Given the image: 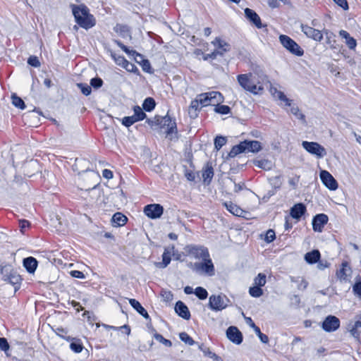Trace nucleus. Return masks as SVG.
<instances>
[{
	"instance_id": "obj_59",
	"label": "nucleus",
	"mask_w": 361,
	"mask_h": 361,
	"mask_svg": "<svg viewBox=\"0 0 361 361\" xmlns=\"http://www.w3.org/2000/svg\"><path fill=\"white\" fill-rule=\"evenodd\" d=\"M334 1L344 10H348L349 8L346 0H334Z\"/></svg>"
},
{
	"instance_id": "obj_19",
	"label": "nucleus",
	"mask_w": 361,
	"mask_h": 361,
	"mask_svg": "<svg viewBox=\"0 0 361 361\" xmlns=\"http://www.w3.org/2000/svg\"><path fill=\"white\" fill-rule=\"evenodd\" d=\"M348 331L350 335L355 339H360L361 337V321L356 320L348 324Z\"/></svg>"
},
{
	"instance_id": "obj_23",
	"label": "nucleus",
	"mask_w": 361,
	"mask_h": 361,
	"mask_svg": "<svg viewBox=\"0 0 361 361\" xmlns=\"http://www.w3.org/2000/svg\"><path fill=\"white\" fill-rule=\"evenodd\" d=\"M339 36L345 39V43L346 46L348 47L350 50H355L357 47V41L355 39H354L353 37L350 35V34L344 30H341L339 31Z\"/></svg>"
},
{
	"instance_id": "obj_56",
	"label": "nucleus",
	"mask_w": 361,
	"mask_h": 361,
	"mask_svg": "<svg viewBox=\"0 0 361 361\" xmlns=\"http://www.w3.org/2000/svg\"><path fill=\"white\" fill-rule=\"evenodd\" d=\"M275 239V233L273 230H269L265 235V240L267 243H271Z\"/></svg>"
},
{
	"instance_id": "obj_25",
	"label": "nucleus",
	"mask_w": 361,
	"mask_h": 361,
	"mask_svg": "<svg viewBox=\"0 0 361 361\" xmlns=\"http://www.w3.org/2000/svg\"><path fill=\"white\" fill-rule=\"evenodd\" d=\"M175 310L176 312L183 319H188L190 317L188 307L181 301L176 302Z\"/></svg>"
},
{
	"instance_id": "obj_32",
	"label": "nucleus",
	"mask_w": 361,
	"mask_h": 361,
	"mask_svg": "<svg viewBox=\"0 0 361 361\" xmlns=\"http://www.w3.org/2000/svg\"><path fill=\"white\" fill-rule=\"evenodd\" d=\"M214 176V171L211 166L207 165L202 170V177L204 183L209 184Z\"/></svg>"
},
{
	"instance_id": "obj_6",
	"label": "nucleus",
	"mask_w": 361,
	"mask_h": 361,
	"mask_svg": "<svg viewBox=\"0 0 361 361\" xmlns=\"http://www.w3.org/2000/svg\"><path fill=\"white\" fill-rule=\"evenodd\" d=\"M229 302L226 295H212L209 298V307L213 311H221L228 306Z\"/></svg>"
},
{
	"instance_id": "obj_35",
	"label": "nucleus",
	"mask_w": 361,
	"mask_h": 361,
	"mask_svg": "<svg viewBox=\"0 0 361 361\" xmlns=\"http://www.w3.org/2000/svg\"><path fill=\"white\" fill-rule=\"evenodd\" d=\"M243 152H246V150L243 142H241L239 145L233 147L231 152H229V156L231 157H234L238 154Z\"/></svg>"
},
{
	"instance_id": "obj_22",
	"label": "nucleus",
	"mask_w": 361,
	"mask_h": 361,
	"mask_svg": "<svg viewBox=\"0 0 361 361\" xmlns=\"http://www.w3.org/2000/svg\"><path fill=\"white\" fill-rule=\"evenodd\" d=\"M212 44L217 49L216 51L222 55L224 53L229 51L230 45L225 40L216 37L212 42Z\"/></svg>"
},
{
	"instance_id": "obj_13",
	"label": "nucleus",
	"mask_w": 361,
	"mask_h": 361,
	"mask_svg": "<svg viewBox=\"0 0 361 361\" xmlns=\"http://www.w3.org/2000/svg\"><path fill=\"white\" fill-rule=\"evenodd\" d=\"M301 30L307 37L316 42H321L324 38L323 30L315 29L307 25H301Z\"/></svg>"
},
{
	"instance_id": "obj_49",
	"label": "nucleus",
	"mask_w": 361,
	"mask_h": 361,
	"mask_svg": "<svg viewBox=\"0 0 361 361\" xmlns=\"http://www.w3.org/2000/svg\"><path fill=\"white\" fill-rule=\"evenodd\" d=\"M124 68L128 72H132L135 73H138L139 72L138 68L135 66V65L129 61L126 63Z\"/></svg>"
},
{
	"instance_id": "obj_10",
	"label": "nucleus",
	"mask_w": 361,
	"mask_h": 361,
	"mask_svg": "<svg viewBox=\"0 0 361 361\" xmlns=\"http://www.w3.org/2000/svg\"><path fill=\"white\" fill-rule=\"evenodd\" d=\"M157 122L161 128L165 130V133L171 140L173 135L176 134V123L169 116L157 118Z\"/></svg>"
},
{
	"instance_id": "obj_63",
	"label": "nucleus",
	"mask_w": 361,
	"mask_h": 361,
	"mask_svg": "<svg viewBox=\"0 0 361 361\" xmlns=\"http://www.w3.org/2000/svg\"><path fill=\"white\" fill-rule=\"evenodd\" d=\"M219 54L216 51H213L212 54H207L204 56V60H207L209 59H215L216 55Z\"/></svg>"
},
{
	"instance_id": "obj_36",
	"label": "nucleus",
	"mask_w": 361,
	"mask_h": 361,
	"mask_svg": "<svg viewBox=\"0 0 361 361\" xmlns=\"http://www.w3.org/2000/svg\"><path fill=\"white\" fill-rule=\"evenodd\" d=\"M143 109L147 111H151L155 107V102L154 99L151 97H147L145 99L143 104Z\"/></svg>"
},
{
	"instance_id": "obj_55",
	"label": "nucleus",
	"mask_w": 361,
	"mask_h": 361,
	"mask_svg": "<svg viewBox=\"0 0 361 361\" xmlns=\"http://www.w3.org/2000/svg\"><path fill=\"white\" fill-rule=\"evenodd\" d=\"M27 63L30 66L36 68L40 66V62L37 56H30L28 59Z\"/></svg>"
},
{
	"instance_id": "obj_62",
	"label": "nucleus",
	"mask_w": 361,
	"mask_h": 361,
	"mask_svg": "<svg viewBox=\"0 0 361 361\" xmlns=\"http://www.w3.org/2000/svg\"><path fill=\"white\" fill-rule=\"evenodd\" d=\"M317 262H318L317 268L320 270H323L325 268L328 267V266H329V264L326 262H323V261L319 260Z\"/></svg>"
},
{
	"instance_id": "obj_1",
	"label": "nucleus",
	"mask_w": 361,
	"mask_h": 361,
	"mask_svg": "<svg viewBox=\"0 0 361 361\" xmlns=\"http://www.w3.org/2000/svg\"><path fill=\"white\" fill-rule=\"evenodd\" d=\"M237 80L244 90L254 94H259L263 92L267 78L263 74L248 73L238 75Z\"/></svg>"
},
{
	"instance_id": "obj_31",
	"label": "nucleus",
	"mask_w": 361,
	"mask_h": 361,
	"mask_svg": "<svg viewBox=\"0 0 361 361\" xmlns=\"http://www.w3.org/2000/svg\"><path fill=\"white\" fill-rule=\"evenodd\" d=\"M129 303L130 305L145 319H149V316L146 310L141 305V304L135 299H130Z\"/></svg>"
},
{
	"instance_id": "obj_9",
	"label": "nucleus",
	"mask_w": 361,
	"mask_h": 361,
	"mask_svg": "<svg viewBox=\"0 0 361 361\" xmlns=\"http://www.w3.org/2000/svg\"><path fill=\"white\" fill-rule=\"evenodd\" d=\"M269 92L275 100L279 102V104L283 108L287 109L288 106H291L292 100L288 98L276 85H271Z\"/></svg>"
},
{
	"instance_id": "obj_28",
	"label": "nucleus",
	"mask_w": 361,
	"mask_h": 361,
	"mask_svg": "<svg viewBox=\"0 0 361 361\" xmlns=\"http://www.w3.org/2000/svg\"><path fill=\"white\" fill-rule=\"evenodd\" d=\"M68 341H71L70 348L75 353H79L83 349V345L80 339L71 338L70 336L63 337Z\"/></svg>"
},
{
	"instance_id": "obj_12",
	"label": "nucleus",
	"mask_w": 361,
	"mask_h": 361,
	"mask_svg": "<svg viewBox=\"0 0 361 361\" xmlns=\"http://www.w3.org/2000/svg\"><path fill=\"white\" fill-rule=\"evenodd\" d=\"M340 320L333 315L327 316L322 324V329L326 332H334L340 327Z\"/></svg>"
},
{
	"instance_id": "obj_48",
	"label": "nucleus",
	"mask_w": 361,
	"mask_h": 361,
	"mask_svg": "<svg viewBox=\"0 0 361 361\" xmlns=\"http://www.w3.org/2000/svg\"><path fill=\"white\" fill-rule=\"evenodd\" d=\"M78 86L80 87L83 94L87 96L91 93L92 90L90 86H89L88 85L80 83L78 84Z\"/></svg>"
},
{
	"instance_id": "obj_43",
	"label": "nucleus",
	"mask_w": 361,
	"mask_h": 361,
	"mask_svg": "<svg viewBox=\"0 0 361 361\" xmlns=\"http://www.w3.org/2000/svg\"><path fill=\"white\" fill-rule=\"evenodd\" d=\"M194 293L198 297L200 300H204L207 298L208 293L206 289L202 287H197L195 288Z\"/></svg>"
},
{
	"instance_id": "obj_52",
	"label": "nucleus",
	"mask_w": 361,
	"mask_h": 361,
	"mask_svg": "<svg viewBox=\"0 0 361 361\" xmlns=\"http://www.w3.org/2000/svg\"><path fill=\"white\" fill-rule=\"evenodd\" d=\"M114 61L116 63L117 65L124 68L126 66V63H127L128 61H127L123 56H114Z\"/></svg>"
},
{
	"instance_id": "obj_7",
	"label": "nucleus",
	"mask_w": 361,
	"mask_h": 361,
	"mask_svg": "<svg viewBox=\"0 0 361 361\" xmlns=\"http://www.w3.org/2000/svg\"><path fill=\"white\" fill-rule=\"evenodd\" d=\"M302 146L308 153L317 159H322L327 154L326 149L316 142L302 141Z\"/></svg>"
},
{
	"instance_id": "obj_17",
	"label": "nucleus",
	"mask_w": 361,
	"mask_h": 361,
	"mask_svg": "<svg viewBox=\"0 0 361 361\" xmlns=\"http://www.w3.org/2000/svg\"><path fill=\"white\" fill-rule=\"evenodd\" d=\"M329 218L324 214H319L312 219V228L314 231L321 233L324 226L328 223Z\"/></svg>"
},
{
	"instance_id": "obj_3",
	"label": "nucleus",
	"mask_w": 361,
	"mask_h": 361,
	"mask_svg": "<svg viewBox=\"0 0 361 361\" xmlns=\"http://www.w3.org/2000/svg\"><path fill=\"white\" fill-rule=\"evenodd\" d=\"M224 102V97L219 92L212 91L198 94L190 103V107L197 110L200 106L218 105Z\"/></svg>"
},
{
	"instance_id": "obj_8",
	"label": "nucleus",
	"mask_w": 361,
	"mask_h": 361,
	"mask_svg": "<svg viewBox=\"0 0 361 361\" xmlns=\"http://www.w3.org/2000/svg\"><path fill=\"white\" fill-rule=\"evenodd\" d=\"M184 251L187 255H190L196 259H203L209 257V250L204 246L189 245L184 247Z\"/></svg>"
},
{
	"instance_id": "obj_2",
	"label": "nucleus",
	"mask_w": 361,
	"mask_h": 361,
	"mask_svg": "<svg viewBox=\"0 0 361 361\" xmlns=\"http://www.w3.org/2000/svg\"><path fill=\"white\" fill-rule=\"evenodd\" d=\"M75 22L82 28L88 30L95 25V19L85 4H71Z\"/></svg>"
},
{
	"instance_id": "obj_24",
	"label": "nucleus",
	"mask_w": 361,
	"mask_h": 361,
	"mask_svg": "<svg viewBox=\"0 0 361 361\" xmlns=\"http://www.w3.org/2000/svg\"><path fill=\"white\" fill-rule=\"evenodd\" d=\"M224 206L229 212L235 216L245 217L247 214V212L232 202H225Z\"/></svg>"
},
{
	"instance_id": "obj_5",
	"label": "nucleus",
	"mask_w": 361,
	"mask_h": 361,
	"mask_svg": "<svg viewBox=\"0 0 361 361\" xmlns=\"http://www.w3.org/2000/svg\"><path fill=\"white\" fill-rule=\"evenodd\" d=\"M192 269L197 273L207 276H212L215 274V268L210 255H209V257H205L202 262L194 263Z\"/></svg>"
},
{
	"instance_id": "obj_44",
	"label": "nucleus",
	"mask_w": 361,
	"mask_h": 361,
	"mask_svg": "<svg viewBox=\"0 0 361 361\" xmlns=\"http://www.w3.org/2000/svg\"><path fill=\"white\" fill-rule=\"evenodd\" d=\"M154 338L159 341V343H162L165 346L171 347L172 345V343L171 341L164 338L161 334L158 333H155L154 334Z\"/></svg>"
},
{
	"instance_id": "obj_37",
	"label": "nucleus",
	"mask_w": 361,
	"mask_h": 361,
	"mask_svg": "<svg viewBox=\"0 0 361 361\" xmlns=\"http://www.w3.org/2000/svg\"><path fill=\"white\" fill-rule=\"evenodd\" d=\"M288 107L290 108V112L292 114H293L297 118L300 120L304 119V115L300 111L298 106L293 103V101L291 102V106Z\"/></svg>"
},
{
	"instance_id": "obj_50",
	"label": "nucleus",
	"mask_w": 361,
	"mask_h": 361,
	"mask_svg": "<svg viewBox=\"0 0 361 361\" xmlns=\"http://www.w3.org/2000/svg\"><path fill=\"white\" fill-rule=\"evenodd\" d=\"M117 44L121 48V49L124 51L126 54H128L130 56L136 57V54L137 53L135 51L130 50L126 46H125L121 42H117Z\"/></svg>"
},
{
	"instance_id": "obj_61",
	"label": "nucleus",
	"mask_w": 361,
	"mask_h": 361,
	"mask_svg": "<svg viewBox=\"0 0 361 361\" xmlns=\"http://www.w3.org/2000/svg\"><path fill=\"white\" fill-rule=\"evenodd\" d=\"M103 176L106 179H111L113 178V173L109 169H104L102 171Z\"/></svg>"
},
{
	"instance_id": "obj_40",
	"label": "nucleus",
	"mask_w": 361,
	"mask_h": 361,
	"mask_svg": "<svg viewBox=\"0 0 361 361\" xmlns=\"http://www.w3.org/2000/svg\"><path fill=\"white\" fill-rule=\"evenodd\" d=\"M249 293L252 297L259 298L263 295V290L260 287L254 286L250 288Z\"/></svg>"
},
{
	"instance_id": "obj_38",
	"label": "nucleus",
	"mask_w": 361,
	"mask_h": 361,
	"mask_svg": "<svg viewBox=\"0 0 361 361\" xmlns=\"http://www.w3.org/2000/svg\"><path fill=\"white\" fill-rule=\"evenodd\" d=\"M266 275L259 273L254 279V285L259 287H262L266 284Z\"/></svg>"
},
{
	"instance_id": "obj_34",
	"label": "nucleus",
	"mask_w": 361,
	"mask_h": 361,
	"mask_svg": "<svg viewBox=\"0 0 361 361\" xmlns=\"http://www.w3.org/2000/svg\"><path fill=\"white\" fill-rule=\"evenodd\" d=\"M253 164L255 166L264 170H269L271 168V161L267 159H256L253 161Z\"/></svg>"
},
{
	"instance_id": "obj_64",
	"label": "nucleus",
	"mask_w": 361,
	"mask_h": 361,
	"mask_svg": "<svg viewBox=\"0 0 361 361\" xmlns=\"http://www.w3.org/2000/svg\"><path fill=\"white\" fill-rule=\"evenodd\" d=\"M29 222L27 220H20V226L21 228V231L23 232V230L29 226Z\"/></svg>"
},
{
	"instance_id": "obj_33",
	"label": "nucleus",
	"mask_w": 361,
	"mask_h": 361,
	"mask_svg": "<svg viewBox=\"0 0 361 361\" xmlns=\"http://www.w3.org/2000/svg\"><path fill=\"white\" fill-rule=\"evenodd\" d=\"M127 217L120 212L116 213L112 217V221L116 226H123L127 221Z\"/></svg>"
},
{
	"instance_id": "obj_18",
	"label": "nucleus",
	"mask_w": 361,
	"mask_h": 361,
	"mask_svg": "<svg viewBox=\"0 0 361 361\" xmlns=\"http://www.w3.org/2000/svg\"><path fill=\"white\" fill-rule=\"evenodd\" d=\"M227 338L235 344L241 343L243 341L242 334L235 326H230L226 331Z\"/></svg>"
},
{
	"instance_id": "obj_51",
	"label": "nucleus",
	"mask_w": 361,
	"mask_h": 361,
	"mask_svg": "<svg viewBox=\"0 0 361 361\" xmlns=\"http://www.w3.org/2000/svg\"><path fill=\"white\" fill-rule=\"evenodd\" d=\"M353 291L356 296L361 298V281L356 282L353 285Z\"/></svg>"
},
{
	"instance_id": "obj_60",
	"label": "nucleus",
	"mask_w": 361,
	"mask_h": 361,
	"mask_svg": "<svg viewBox=\"0 0 361 361\" xmlns=\"http://www.w3.org/2000/svg\"><path fill=\"white\" fill-rule=\"evenodd\" d=\"M298 282H299V283L298 285V288L299 289L305 290L307 287L308 282L303 278H301Z\"/></svg>"
},
{
	"instance_id": "obj_21",
	"label": "nucleus",
	"mask_w": 361,
	"mask_h": 361,
	"mask_svg": "<svg viewBox=\"0 0 361 361\" xmlns=\"http://www.w3.org/2000/svg\"><path fill=\"white\" fill-rule=\"evenodd\" d=\"M245 14L246 18L257 28H262L264 27L259 16L253 10L250 8H245Z\"/></svg>"
},
{
	"instance_id": "obj_14",
	"label": "nucleus",
	"mask_w": 361,
	"mask_h": 361,
	"mask_svg": "<svg viewBox=\"0 0 361 361\" xmlns=\"http://www.w3.org/2000/svg\"><path fill=\"white\" fill-rule=\"evenodd\" d=\"M319 176L322 182L328 189L336 190L338 188V185L337 181L329 171L322 170Z\"/></svg>"
},
{
	"instance_id": "obj_11",
	"label": "nucleus",
	"mask_w": 361,
	"mask_h": 361,
	"mask_svg": "<svg viewBox=\"0 0 361 361\" xmlns=\"http://www.w3.org/2000/svg\"><path fill=\"white\" fill-rule=\"evenodd\" d=\"M353 271L349 263L343 262L336 271V276L341 282H349L352 278Z\"/></svg>"
},
{
	"instance_id": "obj_53",
	"label": "nucleus",
	"mask_w": 361,
	"mask_h": 361,
	"mask_svg": "<svg viewBox=\"0 0 361 361\" xmlns=\"http://www.w3.org/2000/svg\"><path fill=\"white\" fill-rule=\"evenodd\" d=\"M102 84H103L102 80L99 78H94L90 80L91 86H92L94 88H99V87H102Z\"/></svg>"
},
{
	"instance_id": "obj_27",
	"label": "nucleus",
	"mask_w": 361,
	"mask_h": 361,
	"mask_svg": "<svg viewBox=\"0 0 361 361\" xmlns=\"http://www.w3.org/2000/svg\"><path fill=\"white\" fill-rule=\"evenodd\" d=\"M246 152H258L262 149L261 143L257 140L244 141L243 142Z\"/></svg>"
},
{
	"instance_id": "obj_41",
	"label": "nucleus",
	"mask_w": 361,
	"mask_h": 361,
	"mask_svg": "<svg viewBox=\"0 0 361 361\" xmlns=\"http://www.w3.org/2000/svg\"><path fill=\"white\" fill-rule=\"evenodd\" d=\"M11 99H12V103L15 106H16L19 109H25V105L23 100L21 98L18 97L16 94H13L11 97Z\"/></svg>"
},
{
	"instance_id": "obj_42",
	"label": "nucleus",
	"mask_w": 361,
	"mask_h": 361,
	"mask_svg": "<svg viewBox=\"0 0 361 361\" xmlns=\"http://www.w3.org/2000/svg\"><path fill=\"white\" fill-rule=\"evenodd\" d=\"M214 106H215V108H214L215 112L220 114H223V115L228 114L231 111L230 107L227 105L218 104V105H214Z\"/></svg>"
},
{
	"instance_id": "obj_57",
	"label": "nucleus",
	"mask_w": 361,
	"mask_h": 361,
	"mask_svg": "<svg viewBox=\"0 0 361 361\" xmlns=\"http://www.w3.org/2000/svg\"><path fill=\"white\" fill-rule=\"evenodd\" d=\"M0 349L4 351L9 349V345L5 338H0Z\"/></svg>"
},
{
	"instance_id": "obj_16",
	"label": "nucleus",
	"mask_w": 361,
	"mask_h": 361,
	"mask_svg": "<svg viewBox=\"0 0 361 361\" xmlns=\"http://www.w3.org/2000/svg\"><path fill=\"white\" fill-rule=\"evenodd\" d=\"M175 255V247L173 245L165 247L162 255V261L160 262H155V266L159 269L166 268L171 261V256Z\"/></svg>"
},
{
	"instance_id": "obj_46",
	"label": "nucleus",
	"mask_w": 361,
	"mask_h": 361,
	"mask_svg": "<svg viewBox=\"0 0 361 361\" xmlns=\"http://www.w3.org/2000/svg\"><path fill=\"white\" fill-rule=\"evenodd\" d=\"M226 143V139L223 136H217L214 140L215 148L219 150Z\"/></svg>"
},
{
	"instance_id": "obj_29",
	"label": "nucleus",
	"mask_w": 361,
	"mask_h": 361,
	"mask_svg": "<svg viewBox=\"0 0 361 361\" xmlns=\"http://www.w3.org/2000/svg\"><path fill=\"white\" fill-rule=\"evenodd\" d=\"M321 257V255L319 250H314L311 252H307L305 255V260L308 264H314L317 262Z\"/></svg>"
},
{
	"instance_id": "obj_26",
	"label": "nucleus",
	"mask_w": 361,
	"mask_h": 361,
	"mask_svg": "<svg viewBox=\"0 0 361 361\" xmlns=\"http://www.w3.org/2000/svg\"><path fill=\"white\" fill-rule=\"evenodd\" d=\"M37 261L32 257H29L23 259V266L30 274H33L37 267Z\"/></svg>"
},
{
	"instance_id": "obj_30",
	"label": "nucleus",
	"mask_w": 361,
	"mask_h": 361,
	"mask_svg": "<svg viewBox=\"0 0 361 361\" xmlns=\"http://www.w3.org/2000/svg\"><path fill=\"white\" fill-rule=\"evenodd\" d=\"M135 60L137 63H140L142 66L143 71L147 73H152V67L149 61L147 59H145L143 56L140 54H136Z\"/></svg>"
},
{
	"instance_id": "obj_39",
	"label": "nucleus",
	"mask_w": 361,
	"mask_h": 361,
	"mask_svg": "<svg viewBox=\"0 0 361 361\" xmlns=\"http://www.w3.org/2000/svg\"><path fill=\"white\" fill-rule=\"evenodd\" d=\"M133 110L134 114L133 116L135 117L137 121H142L145 118L146 114L140 106H135Z\"/></svg>"
},
{
	"instance_id": "obj_47",
	"label": "nucleus",
	"mask_w": 361,
	"mask_h": 361,
	"mask_svg": "<svg viewBox=\"0 0 361 361\" xmlns=\"http://www.w3.org/2000/svg\"><path fill=\"white\" fill-rule=\"evenodd\" d=\"M136 122L137 121H136L135 117H133V116H125L122 119V124L126 127H130Z\"/></svg>"
},
{
	"instance_id": "obj_45",
	"label": "nucleus",
	"mask_w": 361,
	"mask_h": 361,
	"mask_svg": "<svg viewBox=\"0 0 361 361\" xmlns=\"http://www.w3.org/2000/svg\"><path fill=\"white\" fill-rule=\"evenodd\" d=\"M179 338L183 342L190 345H192L195 343L193 339L185 332L180 333Z\"/></svg>"
},
{
	"instance_id": "obj_20",
	"label": "nucleus",
	"mask_w": 361,
	"mask_h": 361,
	"mask_svg": "<svg viewBox=\"0 0 361 361\" xmlns=\"http://www.w3.org/2000/svg\"><path fill=\"white\" fill-rule=\"evenodd\" d=\"M305 212L306 207L302 203L295 204L290 209V216L297 221H299Z\"/></svg>"
},
{
	"instance_id": "obj_4",
	"label": "nucleus",
	"mask_w": 361,
	"mask_h": 361,
	"mask_svg": "<svg viewBox=\"0 0 361 361\" xmlns=\"http://www.w3.org/2000/svg\"><path fill=\"white\" fill-rule=\"evenodd\" d=\"M279 39L283 48H285L290 54L297 56H303V49L289 36L286 35H280Z\"/></svg>"
},
{
	"instance_id": "obj_58",
	"label": "nucleus",
	"mask_w": 361,
	"mask_h": 361,
	"mask_svg": "<svg viewBox=\"0 0 361 361\" xmlns=\"http://www.w3.org/2000/svg\"><path fill=\"white\" fill-rule=\"evenodd\" d=\"M70 274L72 277L76 278V279H82L85 278V274L82 271H78V270L71 271Z\"/></svg>"
},
{
	"instance_id": "obj_54",
	"label": "nucleus",
	"mask_w": 361,
	"mask_h": 361,
	"mask_svg": "<svg viewBox=\"0 0 361 361\" xmlns=\"http://www.w3.org/2000/svg\"><path fill=\"white\" fill-rule=\"evenodd\" d=\"M324 35L326 36V42L329 44L331 48H333V44H331V38L334 36V34L327 30H323Z\"/></svg>"
},
{
	"instance_id": "obj_15",
	"label": "nucleus",
	"mask_w": 361,
	"mask_h": 361,
	"mask_svg": "<svg viewBox=\"0 0 361 361\" xmlns=\"http://www.w3.org/2000/svg\"><path fill=\"white\" fill-rule=\"evenodd\" d=\"M164 212V208L159 204H151L144 207L145 214L152 219L159 218Z\"/></svg>"
}]
</instances>
